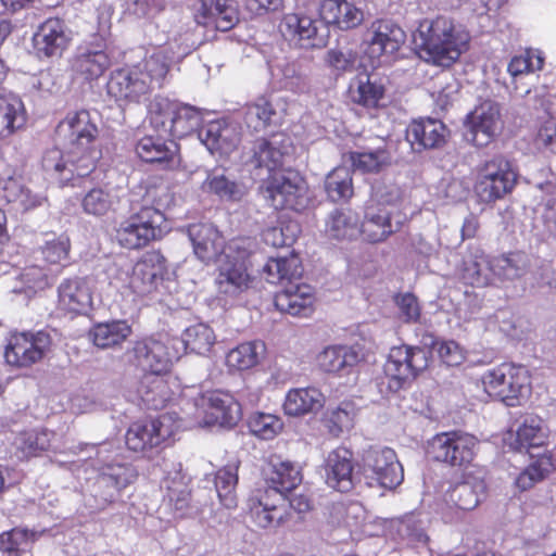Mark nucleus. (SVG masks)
Returning <instances> with one entry per match:
<instances>
[{
    "label": "nucleus",
    "mask_w": 556,
    "mask_h": 556,
    "mask_svg": "<svg viewBox=\"0 0 556 556\" xmlns=\"http://www.w3.org/2000/svg\"><path fill=\"white\" fill-rule=\"evenodd\" d=\"M355 415L354 403L344 401L336 407H328L321 422L331 437L339 438L344 431L353 428Z\"/></svg>",
    "instance_id": "nucleus-49"
},
{
    "label": "nucleus",
    "mask_w": 556,
    "mask_h": 556,
    "mask_svg": "<svg viewBox=\"0 0 556 556\" xmlns=\"http://www.w3.org/2000/svg\"><path fill=\"white\" fill-rule=\"evenodd\" d=\"M493 274L491 257L483 251H477L464 261L462 278L466 285L481 288L490 283Z\"/></svg>",
    "instance_id": "nucleus-50"
},
{
    "label": "nucleus",
    "mask_w": 556,
    "mask_h": 556,
    "mask_svg": "<svg viewBox=\"0 0 556 556\" xmlns=\"http://www.w3.org/2000/svg\"><path fill=\"white\" fill-rule=\"evenodd\" d=\"M175 425L168 415L149 417L132 421L125 433L126 447L142 456H150L173 442Z\"/></svg>",
    "instance_id": "nucleus-10"
},
{
    "label": "nucleus",
    "mask_w": 556,
    "mask_h": 556,
    "mask_svg": "<svg viewBox=\"0 0 556 556\" xmlns=\"http://www.w3.org/2000/svg\"><path fill=\"white\" fill-rule=\"evenodd\" d=\"M260 193L275 210L299 211L301 204V187L296 178L279 170L269 174L260 186Z\"/></svg>",
    "instance_id": "nucleus-20"
},
{
    "label": "nucleus",
    "mask_w": 556,
    "mask_h": 556,
    "mask_svg": "<svg viewBox=\"0 0 556 556\" xmlns=\"http://www.w3.org/2000/svg\"><path fill=\"white\" fill-rule=\"evenodd\" d=\"M359 361L358 351L346 345L327 346L317 356V364L323 371L339 375L349 374Z\"/></svg>",
    "instance_id": "nucleus-39"
},
{
    "label": "nucleus",
    "mask_w": 556,
    "mask_h": 556,
    "mask_svg": "<svg viewBox=\"0 0 556 556\" xmlns=\"http://www.w3.org/2000/svg\"><path fill=\"white\" fill-rule=\"evenodd\" d=\"M399 212L388 205L367 206L364 219L359 222V235L368 243H380L386 241L392 233L401 227V220L395 219Z\"/></svg>",
    "instance_id": "nucleus-24"
},
{
    "label": "nucleus",
    "mask_w": 556,
    "mask_h": 556,
    "mask_svg": "<svg viewBox=\"0 0 556 556\" xmlns=\"http://www.w3.org/2000/svg\"><path fill=\"white\" fill-rule=\"evenodd\" d=\"M446 131V127L441 121L421 117L409 123L406 129V139L417 151L433 149L445 143Z\"/></svg>",
    "instance_id": "nucleus-31"
},
{
    "label": "nucleus",
    "mask_w": 556,
    "mask_h": 556,
    "mask_svg": "<svg viewBox=\"0 0 556 556\" xmlns=\"http://www.w3.org/2000/svg\"><path fill=\"white\" fill-rule=\"evenodd\" d=\"M108 93L116 101L139 103L153 90L136 64L114 70L106 84Z\"/></svg>",
    "instance_id": "nucleus-21"
},
{
    "label": "nucleus",
    "mask_w": 556,
    "mask_h": 556,
    "mask_svg": "<svg viewBox=\"0 0 556 556\" xmlns=\"http://www.w3.org/2000/svg\"><path fill=\"white\" fill-rule=\"evenodd\" d=\"M26 121L23 101L12 93L0 91V140L12 137L25 126Z\"/></svg>",
    "instance_id": "nucleus-38"
},
{
    "label": "nucleus",
    "mask_w": 556,
    "mask_h": 556,
    "mask_svg": "<svg viewBox=\"0 0 556 556\" xmlns=\"http://www.w3.org/2000/svg\"><path fill=\"white\" fill-rule=\"evenodd\" d=\"M99 127L86 109L70 111L55 128L56 136L67 148L94 146Z\"/></svg>",
    "instance_id": "nucleus-18"
},
{
    "label": "nucleus",
    "mask_w": 556,
    "mask_h": 556,
    "mask_svg": "<svg viewBox=\"0 0 556 556\" xmlns=\"http://www.w3.org/2000/svg\"><path fill=\"white\" fill-rule=\"evenodd\" d=\"M320 18L340 30H352L362 25L364 12L348 0H323L318 8Z\"/></svg>",
    "instance_id": "nucleus-29"
},
{
    "label": "nucleus",
    "mask_w": 556,
    "mask_h": 556,
    "mask_svg": "<svg viewBox=\"0 0 556 556\" xmlns=\"http://www.w3.org/2000/svg\"><path fill=\"white\" fill-rule=\"evenodd\" d=\"M493 275L504 278H516L527 265V255L521 251L504 253L491 257Z\"/></svg>",
    "instance_id": "nucleus-60"
},
{
    "label": "nucleus",
    "mask_w": 556,
    "mask_h": 556,
    "mask_svg": "<svg viewBox=\"0 0 556 556\" xmlns=\"http://www.w3.org/2000/svg\"><path fill=\"white\" fill-rule=\"evenodd\" d=\"M232 130L220 121L207 123L200 131L199 137L212 153H226L235 147L230 138Z\"/></svg>",
    "instance_id": "nucleus-54"
},
{
    "label": "nucleus",
    "mask_w": 556,
    "mask_h": 556,
    "mask_svg": "<svg viewBox=\"0 0 556 556\" xmlns=\"http://www.w3.org/2000/svg\"><path fill=\"white\" fill-rule=\"evenodd\" d=\"M174 137L182 138L197 130L203 121V115L197 106L176 102Z\"/></svg>",
    "instance_id": "nucleus-59"
},
{
    "label": "nucleus",
    "mask_w": 556,
    "mask_h": 556,
    "mask_svg": "<svg viewBox=\"0 0 556 556\" xmlns=\"http://www.w3.org/2000/svg\"><path fill=\"white\" fill-rule=\"evenodd\" d=\"M345 156L353 169L362 173H379L389 162V152L384 146L362 147L359 151H350Z\"/></svg>",
    "instance_id": "nucleus-47"
},
{
    "label": "nucleus",
    "mask_w": 556,
    "mask_h": 556,
    "mask_svg": "<svg viewBox=\"0 0 556 556\" xmlns=\"http://www.w3.org/2000/svg\"><path fill=\"white\" fill-rule=\"evenodd\" d=\"M132 333L131 326L126 320L98 323L92 326L89 337L100 349L121 346Z\"/></svg>",
    "instance_id": "nucleus-43"
},
{
    "label": "nucleus",
    "mask_w": 556,
    "mask_h": 556,
    "mask_svg": "<svg viewBox=\"0 0 556 556\" xmlns=\"http://www.w3.org/2000/svg\"><path fill=\"white\" fill-rule=\"evenodd\" d=\"M113 194L102 187L91 188L81 199L83 211L97 217L106 215L113 208Z\"/></svg>",
    "instance_id": "nucleus-62"
},
{
    "label": "nucleus",
    "mask_w": 556,
    "mask_h": 556,
    "mask_svg": "<svg viewBox=\"0 0 556 556\" xmlns=\"http://www.w3.org/2000/svg\"><path fill=\"white\" fill-rule=\"evenodd\" d=\"M165 214L153 205H142L122 220L116 228L118 244L127 250H141L161 240Z\"/></svg>",
    "instance_id": "nucleus-6"
},
{
    "label": "nucleus",
    "mask_w": 556,
    "mask_h": 556,
    "mask_svg": "<svg viewBox=\"0 0 556 556\" xmlns=\"http://www.w3.org/2000/svg\"><path fill=\"white\" fill-rule=\"evenodd\" d=\"M483 489L481 481H460L446 492V501L458 509L471 510L479 504V492Z\"/></svg>",
    "instance_id": "nucleus-55"
},
{
    "label": "nucleus",
    "mask_w": 556,
    "mask_h": 556,
    "mask_svg": "<svg viewBox=\"0 0 556 556\" xmlns=\"http://www.w3.org/2000/svg\"><path fill=\"white\" fill-rule=\"evenodd\" d=\"M274 115L275 110L270 101L265 97H260L247 104L244 121L249 128L258 131L265 129L270 124Z\"/></svg>",
    "instance_id": "nucleus-63"
},
{
    "label": "nucleus",
    "mask_w": 556,
    "mask_h": 556,
    "mask_svg": "<svg viewBox=\"0 0 556 556\" xmlns=\"http://www.w3.org/2000/svg\"><path fill=\"white\" fill-rule=\"evenodd\" d=\"M549 428L545 420L535 414L526 415L516 429L511 447L517 452H530L532 448L544 447L548 444Z\"/></svg>",
    "instance_id": "nucleus-34"
},
{
    "label": "nucleus",
    "mask_w": 556,
    "mask_h": 556,
    "mask_svg": "<svg viewBox=\"0 0 556 556\" xmlns=\"http://www.w3.org/2000/svg\"><path fill=\"white\" fill-rule=\"evenodd\" d=\"M24 168L9 163L0 169V205H10L13 210L27 213L42 206L47 197L33 192L23 182ZM9 240L7 216L0 208V248Z\"/></svg>",
    "instance_id": "nucleus-4"
},
{
    "label": "nucleus",
    "mask_w": 556,
    "mask_h": 556,
    "mask_svg": "<svg viewBox=\"0 0 556 556\" xmlns=\"http://www.w3.org/2000/svg\"><path fill=\"white\" fill-rule=\"evenodd\" d=\"M274 304L281 313L301 318L311 317L316 306L315 290L306 283H290L275 294Z\"/></svg>",
    "instance_id": "nucleus-26"
},
{
    "label": "nucleus",
    "mask_w": 556,
    "mask_h": 556,
    "mask_svg": "<svg viewBox=\"0 0 556 556\" xmlns=\"http://www.w3.org/2000/svg\"><path fill=\"white\" fill-rule=\"evenodd\" d=\"M467 123L473 144L477 147L489 144L502 128L500 105L491 100L480 103L467 116Z\"/></svg>",
    "instance_id": "nucleus-25"
},
{
    "label": "nucleus",
    "mask_w": 556,
    "mask_h": 556,
    "mask_svg": "<svg viewBox=\"0 0 556 556\" xmlns=\"http://www.w3.org/2000/svg\"><path fill=\"white\" fill-rule=\"evenodd\" d=\"M263 271L269 283H278L283 280L291 281L302 275L301 260L294 254L285 257H271L265 264Z\"/></svg>",
    "instance_id": "nucleus-52"
},
{
    "label": "nucleus",
    "mask_w": 556,
    "mask_h": 556,
    "mask_svg": "<svg viewBox=\"0 0 556 556\" xmlns=\"http://www.w3.org/2000/svg\"><path fill=\"white\" fill-rule=\"evenodd\" d=\"M167 374L143 372L137 386V394L149 409H162L172 399Z\"/></svg>",
    "instance_id": "nucleus-35"
},
{
    "label": "nucleus",
    "mask_w": 556,
    "mask_h": 556,
    "mask_svg": "<svg viewBox=\"0 0 556 556\" xmlns=\"http://www.w3.org/2000/svg\"><path fill=\"white\" fill-rule=\"evenodd\" d=\"M325 405V396L315 387L290 389L285 397L282 408L286 415L301 417L315 413Z\"/></svg>",
    "instance_id": "nucleus-36"
},
{
    "label": "nucleus",
    "mask_w": 556,
    "mask_h": 556,
    "mask_svg": "<svg viewBox=\"0 0 556 556\" xmlns=\"http://www.w3.org/2000/svg\"><path fill=\"white\" fill-rule=\"evenodd\" d=\"M252 239L236 237L228 240L226 254L216 263L215 286L220 294L236 298L248 291L254 281L252 275Z\"/></svg>",
    "instance_id": "nucleus-2"
},
{
    "label": "nucleus",
    "mask_w": 556,
    "mask_h": 556,
    "mask_svg": "<svg viewBox=\"0 0 556 556\" xmlns=\"http://www.w3.org/2000/svg\"><path fill=\"white\" fill-rule=\"evenodd\" d=\"M130 351L144 372L169 374L182 356V343L179 337L148 336L136 340Z\"/></svg>",
    "instance_id": "nucleus-9"
},
{
    "label": "nucleus",
    "mask_w": 556,
    "mask_h": 556,
    "mask_svg": "<svg viewBox=\"0 0 556 556\" xmlns=\"http://www.w3.org/2000/svg\"><path fill=\"white\" fill-rule=\"evenodd\" d=\"M265 350V343L260 340L240 343L227 353L226 365L230 370L251 369L260 363Z\"/></svg>",
    "instance_id": "nucleus-46"
},
{
    "label": "nucleus",
    "mask_w": 556,
    "mask_h": 556,
    "mask_svg": "<svg viewBox=\"0 0 556 556\" xmlns=\"http://www.w3.org/2000/svg\"><path fill=\"white\" fill-rule=\"evenodd\" d=\"M301 470L290 460H282L280 457H271L268 467L265 469V481L267 488L275 489L286 494L296 489L302 482Z\"/></svg>",
    "instance_id": "nucleus-37"
},
{
    "label": "nucleus",
    "mask_w": 556,
    "mask_h": 556,
    "mask_svg": "<svg viewBox=\"0 0 556 556\" xmlns=\"http://www.w3.org/2000/svg\"><path fill=\"white\" fill-rule=\"evenodd\" d=\"M325 232L329 239L351 241L359 236V216L350 207L334 208L326 220Z\"/></svg>",
    "instance_id": "nucleus-40"
},
{
    "label": "nucleus",
    "mask_w": 556,
    "mask_h": 556,
    "mask_svg": "<svg viewBox=\"0 0 556 556\" xmlns=\"http://www.w3.org/2000/svg\"><path fill=\"white\" fill-rule=\"evenodd\" d=\"M281 33L303 48H321L327 39L318 33V21L301 12L288 13L280 23Z\"/></svg>",
    "instance_id": "nucleus-27"
},
{
    "label": "nucleus",
    "mask_w": 556,
    "mask_h": 556,
    "mask_svg": "<svg viewBox=\"0 0 556 556\" xmlns=\"http://www.w3.org/2000/svg\"><path fill=\"white\" fill-rule=\"evenodd\" d=\"M51 445L50 432L48 430H26L17 438V448L24 457L30 458L48 451Z\"/></svg>",
    "instance_id": "nucleus-61"
},
{
    "label": "nucleus",
    "mask_w": 556,
    "mask_h": 556,
    "mask_svg": "<svg viewBox=\"0 0 556 556\" xmlns=\"http://www.w3.org/2000/svg\"><path fill=\"white\" fill-rule=\"evenodd\" d=\"M194 17L199 25H214L220 31H228L239 22L237 1L200 0V7Z\"/></svg>",
    "instance_id": "nucleus-28"
},
{
    "label": "nucleus",
    "mask_w": 556,
    "mask_h": 556,
    "mask_svg": "<svg viewBox=\"0 0 556 556\" xmlns=\"http://www.w3.org/2000/svg\"><path fill=\"white\" fill-rule=\"evenodd\" d=\"M111 67V56L102 45L79 46L70 61L73 80L92 83Z\"/></svg>",
    "instance_id": "nucleus-19"
},
{
    "label": "nucleus",
    "mask_w": 556,
    "mask_h": 556,
    "mask_svg": "<svg viewBox=\"0 0 556 556\" xmlns=\"http://www.w3.org/2000/svg\"><path fill=\"white\" fill-rule=\"evenodd\" d=\"M431 352L422 346L401 344L390 350L383 366L382 384L391 393L404 389L412 379L429 367Z\"/></svg>",
    "instance_id": "nucleus-8"
},
{
    "label": "nucleus",
    "mask_w": 556,
    "mask_h": 556,
    "mask_svg": "<svg viewBox=\"0 0 556 556\" xmlns=\"http://www.w3.org/2000/svg\"><path fill=\"white\" fill-rule=\"evenodd\" d=\"M484 392L506 406L516 407L531 389V375L526 366L502 363L481 377Z\"/></svg>",
    "instance_id": "nucleus-5"
},
{
    "label": "nucleus",
    "mask_w": 556,
    "mask_h": 556,
    "mask_svg": "<svg viewBox=\"0 0 556 556\" xmlns=\"http://www.w3.org/2000/svg\"><path fill=\"white\" fill-rule=\"evenodd\" d=\"M238 464H227L219 468L215 473V488L220 504L228 508H236L238 496L236 488L238 484Z\"/></svg>",
    "instance_id": "nucleus-53"
},
{
    "label": "nucleus",
    "mask_w": 556,
    "mask_h": 556,
    "mask_svg": "<svg viewBox=\"0 0 556 556\" xmlns=\"http://www.w3.org/2000/svg\"><path fill=\"white\" fill-rule=\"evenodd\" d=\"M175 51L169 46H162L147 54L136 66L152 90L162 88L174 64Z\"/></svg>",
    "instance_id": "nucleus-32"
},
{
    "label": "nucleus",
    "mask_w": 556,
    "mask_h": 556,
    "mask_svg": "<svg viewBox=\"0 0 556 556\" xmlns=\"http://www.w3.org/2000/svg\"><path fill=\"white\" fill-rule=\"evenodd\" d=\"M324 189L331 202H349L354 195L352 170L345 166L333 168L325 178Z\"/></svg>",
    "instance_id": "nucleus-45"
},
{
    "label": "nucleus",
    "mask_w": 556,
    "mask_h": 556,
    "mask_svg": "<svg viewBox=\"0 0 556 556\" xmlns=\"http://www.w3.org/2000/svg\"><path fill=\"white\" fill-rule=\"evenodd\" d=\"M250 432L258 439L271 440L283 429V421L277 415L255 412L248 418Z\"/></svg>",
    "instance_id": "nucleus-58"
},
{
    "label": "nucleus",
    "mask_w": 556,
    "mask_h": 556,
    "mask_svg": "<svg viewBox=\"0 0 556 556\" xmlns=\"http://www.w3.org/2000/svg\"><path fill=\"white\" fill-rule=\"evenodd\" d=\"M251 163L257 168H266L269 174L282 166L283 152L266 138H258L252 146Z\"/></svg>",
    "instance_id": "nucleus-56"
},
{
    "label": "nucleus",
    "mask_w": 556,
    "mask_h": 556,
    "mask_svg": "<svg viewBox=\"0 0 556 556\" xmlns=\"http://www.w3.org/2000/svg\"><path fill=\"white\" fill-rule=\"evenodd\" d=\"M179 339L182 343V355L186 352L205 355L214 346L216 336L210 326L200 323L188 327Z\"/></svg>",
    "instance_id": "nucleus-51"
},
{
    "label": "nucleus",
    "mask_w": 556,
    "mask_h": 556,
    "mask_svg": "<svg viewBox=\"0 0 556 556\" xmlns=\"http://www.w3.org/2000/svg\"><path fill=\"white\" fill-rule=\"evenodd\" d=\"M195 256L208 265L226 254L228 241L223 232L211 223L191 224L187 228Z\"/></svg>",
    "instance_id": "nucleus-23"
},
{
    "label": "nucleus",
    "mask_w": 556,
    "mask_h": 556,
    "mask_svg": "<svg viewBox=\"0 0 556 556\" xmlns=\"http://www.w3.org/2000/svg\"><path fill=\"white\" fill-rule=\"evenodd\" d=\"M471 35L459 21L437 15L418 23L415 49L420 60L431 66L450 70L470 49Z\"/></svg>",
    "instance_id": "nucleus-1"
},
{
    "label": "nucleus",
    "mask_w": 556,
    "mask_h": 556,
    "mask_svg": "<svg viewBox=\"0 0 556 556\" xmlns=\"http://www.w3.org/2000/svg\"><path fill=\"white\" fill-rule=\"evenodd\" d=\"M92 305V290L87 278L75 276L61 281L56 303L60 312L71 317L87 315Z\"/></svg>",
    "instance_id": "nucleus-22"
},
{
    "label": "nucleus",
    "mask_w": 556,
    "mask_h": 556,
    "mask_svg": "<svg viewBox=\"0 0 556 556\" xmlns=\"http://www.w3.org/2000/svg\"><path fill=\"white\" fill-rule=\"evenodd\" d=\"M177 146L160 136L147 135L140 138L135 151L140 160L147 163H165L172 166L175 162Z\"/></svg>",
    "instance_id": "nucleus-42"
},
{
    "label": "nucleus",
    "mask_w": 556,
    "mask_h": 556,
    "mask_svg": "<svg viewBox=\"0 0 556 556\" xmlns=\"http://www.w3.org/2000/svg\"><path fill=\"white\" fill-rule=\"evenodd\" d=\"M386 87L369 75L358 76L354 84L350 86V97L353 103L368 110H377L383 104Z\"/></svg>",
    "instance_id": "nucleus-44"
},
{
    "label": "nucleus",
    "mask_w": 556,
    "mask_h": 556,
    "mask_svg": "<svg viewBox=\"0 0 556 556\" xmlns=\"http://www.w3.org/2000/svg\"><path fill=\"white\" fill-rule=\"evenodd\" d=\"M363 472L379 485L388 489L397 486L404 478L396 453L390 447H369L362 456Z\"/></svg>",
    "instance_id": "nucleus-14"
},
{
    "label": "nucleus",
    "mask_w": 556,
    "mask_h": 556,
    "mask_svg": "<svg viewBox=\"0 0 556 556\" xmlns=\"http://www.w3.org/2000/svg\"><path fill=\"white\" fill-rule=\"evenodd\" d=\"M472 190L478 201L492 204L511 193L518 181V173L503 155H494L479 163L473 169Z\"/></svg>",
    "instance_id": "nucleus-3"
},
{
    "label": "nucleus",
    "mask_w": 556,
    "mask_h": 556,
    "mask_svg": "<svg viewBox=\"0 0 556 556\" xmlns=\"http://www.w3.org/2000/svg\"><path fill=\"white\" fill-rule=\"evenodd\" d=\"M478 445L475 435L459 430L438 433L429 442L433 460L458 469H466L472 464Z\"/></svg>",
    "instance_id": "nucleus-11"
},
{
    "label": "nucleus",
    "mask_w": 556,
    "mask_h": 556,
    "mask_svg": "<svg viewBox=\"0 0 556 556\" xmlns=\"http://www.w3.org/2000/svg\"><path fill=\"white\" fill-rule=\"evenodd\" d=\"M205 192L215 194L220 200L238 201L243 192L237 181L229 179L224 174L211 173L202 184Z\"/></svg>",
    "instance_id": "nucleus-57"
},
{
    "label": "nucleus",
    "mask_w": 556,
    "mask_h": 556,
    "mask_svg": "<svg viewBox=\"0 0 556 556\" xmlns=\"http://www.w3.org/2000/svg\"><path fill=\"white\" fill-rule=\"evenodd\" d=\"M99 159L100 151L94 146L68 148L66 153L59 148H51L43 153L41 166L50 177L67 184L75 178L89 176L96 169Z\"/></svg>",
    "instance_id": "nucleus-7"
},
{
    "label": "nucleus",
    "mask_w": 556,
    "mask_h": 556,
    "mask_svg": "<svg viewBox=\"0 0 556 556\" xmlns=\"http://www.w3.org/2000/svg\"><path fill=\"white\" fill-rule=\"evenodd\" d=\"M167 274V260L160 250L146 251L136 261L129 277V287L139 295L155 291Z\"/></svg>",
    "instance_id": "nucleus-17"
},
{
    "label": "nucleus",
    "mask_w": 556,
    "mask_h": 556,
    "mask_svg": "<svg viewBox=\"0 0 556 556\" xmlns=\"http://www.w3.org/2000/svg\"><path fill=\"white\" fill-rule=\"evenodd\" d=\"M97 471L99 485L112 489V492L104 496V501L108 503H113L121 491L138 477L136 468L131 464L123 462H102L97 467Z\"/></svg>",
    "instance_id": "nucleus-33"
},
{
    "label": "nucleus",
    "mask_w": 556,
    "mask_h": 556,
    "mask_svg": "<svg viewBox=\"0 0 556 556\" xmlns=\"http://www.w3.org/2000/svg\"><path fill=\"white\" fill-rule=\"evenodd\" d=\"M353 470L352 452L342 446L337 447L326 458V483L339 492H348L353 488Z\"/></svg>",
    "instance_id": "nucleus-30"
},
{
    "label": "nucleus",
    "mask_w": 556,
    "mask_h": 556,
    "mask_svg": "<svg viewBox=\"0 0 556 556\" xmlns=\"http://www.w3.org/2000/svg\"><path fill=\"white\" fill-rule=\"evenodd\" d=\"M72 43V34L60 17L45 20L35 30L31 47L39 60L60 59Z\"/></svg>",
    "instance_id": "nucleus-15"
},
{
    "label": "nucleus",
    "mask_w": 556,
    "mask_h": 556,
    "mask_svg": "<svg viewBox=\"0 0 556 556\" xmlns=\"http://www.w3.org/2000/svg\"><path fill=\"white\" fill-rule=\"evenodd\" d=\"M249 514L258 528H277L289 518L288 498L286 494L266 488L250 498Z\"/></svg>",
    "instance_id": "nucleus-16"
},
{
    "label": "nucleus",
    "mask_w": 556,
    "mask_h": 556,
    "mask_svg": "<svg viewBox=\"0 0 556 556\" xmlns=\"http://www.w3.org/2000/svg\"><path fill=\"white\" fill-rule=\"evenodd\" d=\"M208 422L232 427L240 417V405L235 397L223 391H213L207 395Z\"/></svg>",
    "instance_id": "nucleus-41"
},
{
    "label": "nucleus",
    "mask_w": 556,
    "mask_h": 556,
    "mask_svg": "<svg viewBox=\"0 0 556 556\" xmlns=\"http://www.w3.org/2000/svg\"><path fill=\"white\" fill-rule=\"evenodd\" d=\"M51 345V336L42 330L11 332L5 339L4 362L16 369L30 368L45 358Z\"/></svg>",
    "instance_id": "nucleus-12"
},
{
    "label": "nucleus",
    "mask_w": 556,
    "mask_h": 556,
    "mask_svg": "<svg viewBox=\"0 0 556 556\" xmlns=\"http://www.w3.org/2000/svg\"><path fill=\"white\" fill-rule=\"evenodd\" d=\"M406 42V33L392 18L381 17L372 21L363 41L364 54L372 66L379 65L383 58L396 54Z\"/></svg>",
    "instance_id": "nucleus-13"
},
{
    "label": "nucleus",
    "mask_w": 556,
    "mask_h": 556,
    "mask_svg": "<svg viewBox=\"0 0 556 556\" xmlns=\"http://www.w3.org/2000/svg\"><path fill=\"white\" fill-rule=\"evenodd\" d=\"M70 251L71 240L65 236L47 241L40 248L41 257L48 265L65 266L68 262Z\"/></svg>",
    "instance_id": "nucleus-64"
},
{
    "label": "nucleus",
    "mask_w": 556,
    "mask_h": 556,
    "mask_svg": "<svg viewBox=\"0 0 556 556\" xmlns=\"http://www.w3.org/2000/svg\"><path fill=\"white\" fill-rule=\"evenodd\" d=\"M556 469L553 455L545 452L535 457L516 478L515 484L520 491H528L546 479Z\"/></svg>",
    "instance_id": "nucleus-48"
}]
</instances>
